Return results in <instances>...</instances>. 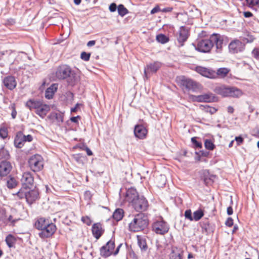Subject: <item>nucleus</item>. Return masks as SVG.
<instances>
[{
	"label": "nucleus",
	"mask_w": 259,
	"mask_h": 259,
	"mask_svg": "<svg viewBox=\"0 0 259 259\" xmlns=\"http://www.w3.org/2000/svg\"><path fill=\"white\" fill-rule=\"evenodd\" d=\"M81 221L83 223L85 224L88 226H90L92 224V220L88 216L82 217L81 218Z\"/></svg>",
	"instance_id": "50"
},
{
	"label": "nucleus",
	"mask_w": 259,
	"mask_h": 259,
	"mask_svg": "<svg viewBox=\"0 0 259 259\" xmlns=\"http://www.w3.org/2000/svg\"><path fill=\"white\" fill-rule=\"evenodd\" d=\"M130 217L132 220L128 224V228L132 232H137L144 230L149 224L148 217L145 213H139Z\"/></svg>",
	"instance_id": "1"
},
{
	"label": "nucleus",
	"mask_w": 259,
	"mask_h": 259,
	"mask_svg": "<svg viewBox=\"0 0 259 259\" xmlns=\"http://www.w3.org/2000/svg\"><path fill=\"white\" fill-rule=\"evenodd\" d=\"M3 82L4 85L10 90H12L15 88L17 85L15 77L12 75L5 77L3 80Z\"/></svg>",
	"instance_id": "19"
},
{
	"label": "nucleus",
	"mask_w": 259,
	"mask_h": 259,
	"mask_svg": "<svg viewBox=\"0 0 259 259\" xmlns=\"http://www.w3.org/2000/svg\"><path fill=\"white\" fill-rule=\"evenodd\" d=\"M109 9L111 12H114L117 10V7L115 3H113L109 6Z\"/></svg>",
	"instance_id": "57"
},
{
	"label": "nucleus",
	"mask_w": 259,
	"mask_h": 259,
	"mask_svg": "<svg viewBox=\"0 0 259 259\" xmlns=\"http://www.w3.org/2000/svg\"><path fill=\"white\" fill-rule=\"evenodd\" d=\"M230 71V69L226 67L220 68L218 69L217 71H215L216 74L215 75V78H218V77H220L221 78H225L227 76Z\"/></svg>",
	"instance_id": "29"
},
{
	"label": "nucleus",
	"mask_w": 259,
	"mask_h": 259,
	"mask_svg": "<svg viewBox=\"0 0 259 259\" xmlns=\"http://www.w3.org/2000/svg\"><path fill=\"white\" fill-rule=\"evenodd\" d=\"M244 5L254 11H257L259 9V0H245Z\"/></svg>",
	"instance_id": "27"
},
{
	"label": "nucleus",
	"mask_w": 259,
	"mask_h": 259,
	"mask_svg": "<svg viewBox=\"0 0 259 259\" xmlns=\"http://www.w3.org/2000/svg\"><path fill=\"white\" fill-rule=\"evenodd\" d=\"M203 95L198 96H194L193 99L195 101L198 102H203Z\"/></svg>",
	"instance_id": "58"
},
{
	"label": "nucleus",
	"mask_w": 259,
	"mask_h": 259,
	"mask_svg": "<svg viewBox=\"0 0 259 259\" xmlns=\"http://www.w3.org/2000/svg\"><path fill=\"white\" fill-rule=\"evenodd\" d=\"M56 119L58 122H63V115L61 113H57L56 114Z\"/></svg>",
	"instance_id": "61"
},
{
	"label": "nucleus",
	"mask_w": 259,
	"mask_h": 259,
	"mask_svg": "<svg viewBox=\"0 0 259 259\" xmlns=\"http://www.w3.org/2000/svg\"><path fill=\"white\" fill-rule=\"evenodd\" d=\"M5 241L8 247L11 248L14 247V245L16 241V238L13 235L9 234L6 237Z\"/></svg>",
	"instance_id": "37"
},
{
	"label": "nucleus",
	"mask_w": 259,
	"mask_h": 259,
	"mask_svg": "<svg viewBox=\"0 0 259 259\" xmlns=\"http://www.w3.org/2000/svg\"><path fill=\"white\" fill-rule=\"evenodd\" d=\"M138 244L142 251H145L148 248L146 240L142 237L137 236Z\"/></svg>",
	"instance_id": "33"
},
{
	"label": "nucleus",
	"mask_w": 259,
	"mask_h": 259,
	"mask_svg": "<svg viewBox=\"0 0 259 259\" xmlns=\"http://www.w3.org/2000/svg\"><path fill=\"white\" fill-rule=\"evenodd\" d=\"M230 91L229 96L230 97L239 98L243 94L242 91L236 87H230Z\"/></svg>",
	"instance_id": "31"
},
{
	"label": "nucleus",
	"mask_w": 259,
	"mask_h": 259,
	"mask_svg": "<svg viewBox=\"0 0 259 259\" xmlns=\"http://www.w3.org/2000/svg\"><path fill=\"white\" fill-rule=\"evenodd\" d=\"M134 209L137 212H142L147 210L149 204L147 199L143 195H139L131 203Z\"/></svg>",
	"instance_id": "4"
},
{
	"label": "nucleus",
	"mask_w": 259,
	"mask_h": 259,
	"mask_svg": "<svg viewBox=\"0 0 259 259\" xmlns=\"http://www.w3.org/2000/svg\"><path fill=\"white\" fill-rule=\"evenodd\" d=\"M8 136V131L7 128L4 126H0V138L4 140L7 138Z\"/></svg>",
	"instance_id": "43"
},
{
	"label": "nucleus",
	"mask_w": 259,
	"mask_h": 259,
	"mask_svg": "<svg viewBox=\"0 0 259 259\" xmlns=\"http://www.w3.org/2000/svg\"><path fill=\"white\" fill-rule=\"evenodd\" d=\"M152 230L157 234L164 235L168 232L169 225L163 220L157 221L152 226Z\"/></svg>",
	"instance_id": "5"
},
{
	"label": "nucleus",
	"mask_w": 259,
	"mask_h": 259,
	"mask_svg": "<svg viewBox=\"0 0 259 259\" xmlns=\"http://www.w3.org/2000/svg\"><path fill=\"white\" fill-rule=\"evenodd\" d=\"M17 181L14 178H10L7 182V187L10 189H13L17 186Z\"/></svg>",
	"instance_id": "45"
},
{
	"label": "nucleus",
	"mask_w": 259,
	"mask_h": 259,
	"mask_svg": "<svg viewBox=\"0 0 259 259\" xmlns=\"http://www.w3.org/2000/svg\"><path fill=\"white\" fill-rule=\"evenodd\" d=\"M24 134L21 131L17 132L16 134L14 144L15 146L18 148H22L24 145Z\"/></svg>",
	"instance_id": "23"
},
{
	"label": "nucleus",
	"mask_w": 259,
	"mask_h": 259,
	"mask_svg": "<svg viewBox=\"0 0 259 259\" xmlns=\"http://www.w3.org/2000/svg\"><path fill=\"white\" fill-rule=\"evenodd\" d=\"M10 156L8 150L6 149L4 146L0 148V159L7 160L10 158Z\"/></svg>",
	"instance_id": "39"
},
{
	"label": "nucleus",
	"mask_w": 259,
	"mask_h": 259,
	"mask_svg": "<svg viewBox=\"0 0 259 259\" xmlns=\"http://www.w3.org/2000/svg\"><path fill=\"white\" fill-rule=\"evenodd\" d=\"M78 119H80V116L77 115L76 116H73L70 118V120L73 123H77L78 122Z\"/></svg>",
	"instance_id": "64"
},
{
	"label": "nucleus",
	"mask_w": 259,
	"mask_h": 259,
	"mask_svg": "<svg viewBox=\"0 0 259 259\" xmlns=\"http://www.w3.org/2000/svg\"><path fill=\"white\" fill-rule=\"evenodd\" d=\"M91 57V53H87L85 52H83L81 53L80 58L85 61H88L90 60Z\"/></svg>",
	"instance_id": "47"
},
{
	"label": "nucleus",
	"mask_w": 259,
	"mask_h": 259,
	"mask_svg": "<svg viewBox=\"0 0 259 259\" xmlns=\"http://www.w3.org/2000/svg\"><path fill=\"white\" fill-rule=\"evenodd\" d=\"M80 149L83 150H85L88 156H91L93 154L91 150L87 145H83L81 147H80Z\"/></svg>",
	"instance_id": "53"
},
{
	"label": "nucleus",
	"mask_w": 259,
	"mask_h": 259,
	"mask_svg": "<svg viewBox=\"0 0 259 259\" xmlns=\"http://www.w3.org/2000/svg\"><path fill=\"white\" fill-rule=\"evenodd\" d=\"M58 89V84L57 83H53L45 91V97L47 99H52L55 93Z\"/></svg>",
	"instance_id": "25"
},
{
	"label": "nucleus",
	"mask_w": 259,
	"mask_h": 259,
	"mask_svg": "<svg viewBox=\"0 0 259 259\" xmlns=\"http://www.w3.org/2000/svg\"><path fill=\"white\" fill-rule=\"evenodd\" d=\"M28 165L30 169L34 172L39 171L44 167L43 158L40 155H33L29 158Z\"/></svg>",
	"instance_id": "3"
},
{
	"label": "nucleus",
	"mask_w": 259,
	"mask_h": 259,
	"mask_svg": "<svg viewBox=\"0 0 259 259\" xmlns=\"http://www.w3.org/2000/svg\"><path fill=\"white\" fill-rule=\"evenodd\" d=\"M252 56L257 60H259V48H254L252 51Z\"/></svg>",
	"instance_id": "52"
},
{
	"label": "nucleus",
	"mask_w": 259,
	"mask_h": 259,
	"mask_svg": "<svg viewBox=\"0 0 259 259\" xmlns=\"http://www.w3.org/2000/svg\"><path fill=\"white\" fill-rule=\"evenodd\" d=\"M198 138L194 137L191 138V141L195 148H201L202 147V144L201 142L197 140Z\"/></svg>",
	"instance_id": "44"
},
{
	"label": "nucleus",
	"mask_w": 259,
	"mask_h": 259,
	"mask_svg": "<svg viewBox=\"0 0 259 259\" xmlns=\"http://www.w3.org/2000/svg\"><path fill=\"white\" fill-rule=\"evenodd\" d=\"M196 155H199L201 157H207L209 155V152L206 150H200L199 152H195Z\"/></svg>",
	"instance_id": "48"
},
{
	"label": "nucleus",
	"mask_w": 259,
	"mask_h": 259,
	"mask_svg": "<svg viewBox=\"0 0 259 259\" xmlns=\"http://www.w3.org/2000/svg\"><path fill=\"white\" fill-rule=\"evenodd\" d=\"M138 194L136 189L134 188H130L126 190L125 193V199L126 201L132 203L136 198H137Z\"/></svg>",
	"instance_id": "21"
},
{
	"label": "nucleus",
	"mask_w": 259,
	"mask_h": 259,
	"mask_svg": "<svg viewBox=\"0 0 259 259\" xmlns=\"http://www.w3.org/2000/svg\"><path fill=\"white\" fill-rule=\"evenodd\" d=\"M6 219V210L5 209H0V221L5 222Z\"/></svg>",
	"instance_id": "54"
},
{
	"label": "nucleus",
	"mask_w": 259,
	"mask_h": 259,
	"mask_svg": "<svg viewBox=\"0 0 259 259\" xmlns=\"http://www.w3.org/2000/svg\"><path fill=\"white\" fill-rule=\"evenodd\" d=\"M195 70L203 76L208 78L215 79V71L211 68L198 66L195 67Z\"/></svg>",
	"instance_id": "15"
},
{
	"label": "nucleus",
	"mask_w": 259,
	"mask_h": 259,
	"mask_svg": "<svg viewBox=\"0 0 259 259\" xmlns=\"http://www.w3.org/2000/svg\"><path fill=\"white\" fill-rule=\"evenodd\" d=\"M49 223H50V222L48 219H46L44 218H39L35 222L34 227L36 229L40 230Z\"/></svg>",
	"instance_id": "30"
},
{
	"label": "nucleus",
	"mask_w": 259,
	"mask_h": 259,
	"mask_svg": "<svg viewBox=\"0 0 259 259\" xmlns=\"http://www.w3.org/2000/svg\"><path fill=\"white\" fill-rule=\"evenodd\" d=\"M156 40L162 44H164L167 42H168L169 39V37L166 35L163 34H159L156 35Z\"/></svg>",
	"instance_id": "38"
},
{
	"label": "nucleus",
	"mask_w": 259,
	"mask_h": 259,
	"mask_svg": "<svg viewBox=\"0 0 259 259\" xmlns=\"http://www.w3.org/2000/svg\"><path fill=\"white\" fill-rule=\"evenodd\" d=\"M212 181L211 180V179L209 177L208 174V175H205L204 178H203V182L206 185H209V184L211 182H212Z\"/></svg>",
	"instance_id": "55"
},
{
	"label": "nucleus",
	"mask_w": 259,
	"mask_h": 259,
	"mask_svg": "<svg viewBox=\"0 0 259 259\" xmlns=\"http://www.w3.org/2000/svg\"><path fill=\"white\" fill-rule=\"evenodd\" d=\"M215 93L224 97H228L229 96L230 87L225 85L216 87L214 90Z\"/></svg>",
	"instance_id": "24"
},
{
	"label": "nucleus",
	"mask_w": 259,
	"mask_h": 259,
	"mask_svg": "<svg viewBox=\"0 0 259 259\" xmlns=\"http://www.w3.org/2000/svg\"><path fill=\"white\" fill-rule=\"evenodd\" d=\"M209 39L213 47H215L216 52L220 53L222 51L224 42V36L218 33H213L209 36Z\"/></svg>",
	"instance_id": "10"
},
{
	"label": "nucleus",
	"mask_w": 259,
	"mask_h": 259,
	"mask_svg": "<svg viewBox=\"0 0 259 259\" xmlns=\"http://www.w3.org/2000/svg\"><path fill=\"white\" fill-rule=\"evenodd\" d=\"M184 251L177 247H173L169 254L170 259H182Z\"/></svg>",
	"instance_id": "22"
},
{
	"label": "nucleus",
	"mask_w": 259,
	"mask_h": 259,
	"mask_svg": "<svg viewBox=\"0 0 259 259\" xmlns=\"http://www.w3.org/2000/svg\"><path fill=\"white\" fill-rule=\"evenodd\" d=\"M189 36V29L185 26L180 27L178 33L177 35V39L180 46L182 47L184 44L187 41Z\"/></svg>",
	"instance_id": "12"
},
{
	"label": "nucleus",
	"mask_w": 259,
	"mask_h": 259,
	"mask_svg": "<svg viewBox=\"0 0 259 259\" xmlns=\"http://www.w3.org/2000/svg\"><path fill=\"white\" fill-rule=\"evenodd\" d=\"M228 48L230 53L235 54L242 52L245 49V44L238 39H234L231 41Z\"/></svg>",
	"instance_id": "14"
},
{
	"label": "nucleus",
	"mask_w": 259,
	"mask_h": 259,
	"mask_svg": "<svg viewBox=\"0 0 259 259\" xmlns=\"http://www.w3.org/2000/svg\"><path fill=\"white\" fill-rule=\"evenodd\" d=\"M254 39V37L253 36L248 35H247L246 37H244L243 38V42H244V44L245 42H247V43L252 42H253Z\"/></svg>",
	"instance_id": "51"
},
{
	"label": "nucleus",
	"mask_w": 259,
	"mask_h": 259,
	"mask_svg": "<svg viewBox=\"0 0 259 259\" xmlns=\"http://www.w3.org/2000/svg\"><path fill=\"white\" fill-rule=\"evenodd\" d=\"M235 140L236 141L237 145L239 146L243 142V138L241 136L236 137Z\"/></svg>",
	"instance_id": "60"
},
{
	"label": "nucleus",
	"mask_w": 259,
	"mask_h": 259,
	"mask_svg": "<svg viewBox=\"0 0 259 259\" xmlns=\"http://www.w3.org/2000/svg\"><path fill=\"white\" fill-rule=\"evenodd\" d=\"M225 225L229 227H232L233 225V220L232 218L231 217L228 218L225 222Z\"/></svg>",
	"instance_id": "56"
},
{
	"label": "nucleus",
	"mask_w": 259,
	"mask_h": 259,
	"mask_svg": "<svg viewBox=\"0 0 259 259\" xmlns=\"http://www.w3.org/2000/svg\"><path fill=\"white\" fill-rule=\"evenodd\" d=\"M172 10H173L172 7H168L164 8L163 9H161V12L162 13H169V12H171Z\"/></svg>",
	"instance_id": "62"
},
{
	"label": "nucleus",
	"mask_w": 259,
	"mask_h": 259,
	"mask_svg": "<svg viewBox=\"0 0 259 259\" xmlns=\"http://www.w3.org/2000/svg\"><path fill=\"white\" fill-rule=\"evenodd\" d=\"M21 181L23 184V188L31 189L33 188L34 179L30 172H25L23 174Z\"/></svg>",
	"instance_id": "16"
},
{
	"label": "nucleus",
	"mask_w": 259,
	"mask_h": 259,
	"mask_svg": "<svg viewBox=\"0 0 259 259\" xmlns=\"http://www.w3.org/2000/svg\"><path fill=\"white\" fill-rule=\"evenodd\" d=\"M50 109V108L49 105L43 104L42 103L41 105L36 110L35 113L40 117L43 118L47 115Z\"/></svg>",
	"instance_id": "28"
},
{
	"label": "nucleus",
	"mask_w": 259,
	"mask_h": 259,
	"mask_svg": "<svg viewBox=\"0 0 259 259\" xmlns=\"http://www.w3.org/2000/svg\"><path fill=\"white\" fill-rule=\"evenodd\" d=\"M204 108L205 109V111L208 113H210L211 114H213L215 113L217 109L214 107H210L208 105L204 106Z\"/></svg>",
	"instance_id": "46"
},
{
	"label": "nucleus",
	"mask_w": 259,
	"mask_h": 259,
	"mask_svg": "<svg viewBox=\"0 0 259 259\" xmlns=\"http://www.w3.org/2000/svg\"><path fill=\"white\" fill-rule=\"evenodd\" d=\"M23 138L24 139V143L26 142H30L33 140V137L31 135H28L27 136H25L24 135V137H23Z\"/></svg>",
	"instance_id": "59"
},
{
	"label": "nucleus",
	"mask_w": 259,
	"mask_h": 259,
	"mask_svg": "<svg viewBox=\"0 0 259 259\" xmlns=\"http://www.w3.org/2000/svg\"><path fill=\"white\" fill-rule=\"evenodd\" d=\"M147 134V130L143 125H136L134 128V134L136 137L140 139H144Z\"/></svg>",
	"instance_id": "18"
},
{
	"label": "nucleus",
	"mask_w": 259,
	"mask_h": 259,
	"mask_svg": "<svg viewBox=\"0 0 259 259\" xmlns=\"http://www.w3.org/2000/svg\"><path fill=\"white\" fill-rule=\"evenodd\" d=\"M184 215L186 219H187L191 221L193 220V217H192V212L190 209L186 210L185 212Z\"/></svg>",
	"instance_id": "49"
},
{
	"label": "nucleus",
	"mask_w": 259,
	"mask_h": 259,
	"mask_svg": "<svg viewBox=\"0 0 259 259\" xmlns=\"http://www.w3.org/2000/svg\"><path fill=\"white\" fill-rule=\"evenodd\" d=\"M123 216L124 211L121 208L116 209L112 214L113 219L117 222L121 220Z\"/></svg>",
	"instance_id": "34"
},
{
	"label": "nucleus",
	"mask_w": 259,
	"mask_h": 259,
	"mask_svg": "<svg viewBox=\"0 0 259 259\" xmlns=\"http://www.w3.org/2000/svg\"><path fill=\"white\" fill-rule=\"evenodd\" d=\"M203 102L210 103L215 102L217 98L212 93L205 94L203 95Z\"/></svg>",
	"instance_id": "35"
},
{
	"label": "nucleus",
	"mask_w": 259,
	"mask_h": 259,
	"mask_svg": "<svg viewBox=\"0 0 259 259\" xmlns=\"http://www.w3.org/2000/svg\"><path fill=\"white\" fill-rule=\"evenodd\" d=\"M204 146L205 148L208 150H213L215 147V145L213 144L212 141L209 139L205 140Z\"/></svg>",
	"instance_id": "42"
},
{
	"label": "nucleus",
	"mask_w": 259,
	"mask_h": 259,
	"mask_svg": "<svg viewBox=\"0 0 259 259\" xmlns=\"http://www.w3.org/2000/svg\"><path fill=\"white\" fill-rule=\"evenodd\" d=\"M12 165L10 162L4 160L0 163V177L6 176L12 169Z\"/></svg>",
	"instance_id": "17"
},
{
	"label": "nucleus",
	"mask_w": 259,
	"mask_h": 259,
	"mask_svg": "<svg viewBox=\"0 0 259 259\" xmlns=\"http://www.w3.org/2000/svg\"><path fill=\"white\" fill-rule=\"evenodd\" d=\"M204 215L203 211L201 209H199L193 213V220L195 221H198L200 220Z\"/></svg>",
	"instance_id": "40"
},
{
	"label": "nucleus",
	"mask_w": 259,
	"mask_h": 259,
	"mask_svg": "<svg viewBox=\"0 0 259 259\" xmlns=\"http://www.w3.org/2000/svg\"><path fill=\"white\" fill-rule=\"evenodd\" d=\"M117 11L118 15L121 17L124 16L128 13L127 9L122 4H120L117 7Z\"/></svg>",
	"instance_id": "41"
},
{
	"label": "nucleus",
	"mask_w": 259,
	"mask_h": 259,
	"mask_svg": "<svg viewBox=\"0 0 259 259\" xmlns=\"http://www.w3.org/2000/svg\"><path fill=\"white\" fill-rule=\"evenodd\" d=\"M192 45L195 47L196 50L204 53L210 52L212 48V45L210 42L209 38L199 40L196 45L194 43Z\"/></svg>",
	"instance_id": "8"
},
{
	"label": "nucleus",
	"mask_w": 259,
	"mask_h": 259,
	"mask_svg": "<svg viewBox=\"0 0 259 259\" xmlns=\"http://www.w3.org/2000/svg\"><path fill=\"white\" fill-rule=\"evenodd\" d=\"M180 83L187 91L195 92L198 89V84L195 81L184 76L182 77Z\"/></svg>",
	"instance_id": "11"
},
{
	"label": "nucleus",
	"mask_w": 259,
	"mask_h": 259,
	"mask_svg": "<svg viewBox=\"0 0 259 259\" xmlns=\"http://www.w3.org/2000/svg\"><path fill=\"white\" fill-rule=\"evenodd\" d=\"M17 194L20 198L25 197L27 202L30 204L33 203L37 199L39 195L38 190L35 188L21 189Z\"/></svg>",
	"instance_id": "2"
},
{
	"label": "nucleus",
	"mask_w": 259,
	"mask_h": 259,
	"mask_svg": "<svg viewBox=\"0 0 259 259\" xmlns=\"http://www.w3.org/2000/svg\"><path fill=\"white\" fill-rule=\"evenodd\" d=\"M161 67V63L158 61L148 64L144 68V79H148L151 74L156 73Z\"/></svg>",
	"instance_id": "9"
},
{
	"label": "nucleus",
	"mask_w": 259,
	"mask_h": 259,
	"mask_svg": "<svg viewBox=\"0 0 259 259\" xmlns=\"http://www.w3.org/2000/svg\"><path fill=\"white\" fill-rule=\"evenodd\" d=\"M71 72V68L68 65H62L57 68L55 75L58 79L63 80L70 77Z\"/></svg>",
	"instance_id": "6"
},
{
	"label": "nucleus",
	"mask_w": 259,
	"mask_h": 259,
	"mask_svg": "<svg viewBox=\"0 0 259 259\" xmlns=\"http://www.w3.org/2000/svg\"><path fill=\"white\" fill-rule=\"evenodd\" d=\"M201 227L203 231H205L207 234L213 231L212 227L207 219L201 223Z\"/></svg>",
	"instance_id": "32"
},
{
	"label": "nucleus",
	"mask_w": 259,
	"mask_h": 259,
	"mask_svg": "<svg viewBox=\"0 0 259 259\" xmlns=\"http://www.w3.org/2000/svg\"><path fill=\"white\" fill-rule=\"evenodd\" d=\"M114 248V241L110 240L105 245L101 247L100 249V255L104 257H109L113 253Z\"/></svg>",
	"instance_id": "13"
},
{
	"label": "nucleus",
	"mask_w": 259,
	"mask_h": 259,
	"mask_svg": "<svg viewBox=\"0 0 259 259\" xmlns=\"http://www.w3.org/2000/svg\"><path fill=\"white\" fill-rule=\"evenodd\" d=\"M158 12H161V8H160L159 6H157L151 10V14H153Z\"/></svg>",
	"instance_id": "63"
},
{
	"label": "nucleus",
	"mask_w": 259,
	"mask_h": 259,
	"mask_svg": "<svg viewBox=\"0 0 259 259\" xmlns=\"http://www.w3.org/2000/svg\"><path fill=\"white\" fill-rule=\"evenodd\" d=\"M72 158L78 164H83L85 157L81 153L74 154L72 155Z\"/></svg>",
	"instance_id": "36"
},
{
	"label": "nucleus",
	"mask_w": 259,
	"mask_h": 259,
	"mask_svg": "<svg viewBox=\"0 0 259 259\" xmlns=\"http://www.w3.org/2000/svg\"><path fill=\"white\" fill-rule=\"evenodd\" d=\"M92 231L93 236L97 239H99L104 232V230L100 223H95L92 226Z\"/></svg>",
	"instance_id": "20"
},
{
	"label": "nucleus",
	"mask_w": 259,
	"mask_h": 259,
	"mask_svg": "<svg viewBox=\"0 0 259 259\" xmlns=\"http://www.w3.org/2000/svg\"><path fill=\"white\" fill-rule=\"evenodd\" d=\"M40 232L38 233V236L42 239H45L51 237L56 231V225L53 223H49L46 225Z\"/></svg>",
	"instance_id": "7"
},
{
	"label": "nucleus",
	"mask_w": 259,
	"mask_h": 259,
	"mask_svg": "<svg viewBox=\"0 0 259 259\" xmlns=\"http://www.w3.org/2000/svg\"><path fill=\"white\" fill-rule=\"evenodd\" d=\"M42 103V102L40 100L29 99L26 103L25 106L30 110H32V109H35L37 110V108L41 105Z\"/></svg>",
	"instance_id": "26"
}]
</instances>
